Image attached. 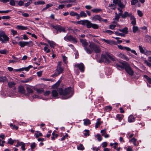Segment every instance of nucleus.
Listing matches in <instances>:
<instances>
[{"mask_svg": "<svg viewBox=\"0 0 151 151\" xmlns=\"http://www.w3.org/2000/svg\"><path fill=\"white\" fill-rule=\"evenodd\" d=\"M58 92L60 95H62L63 99H66L71 97L73 94V92L70 87L66 88L64 90L62 88H59L58 89Z\"/></svg>", "mask_w": 151, "mask_h": 151, "instance_id": "nucleus-1", "label": "nucleus"}, {"mask_svg": "<svg viewBox=\"0 0 151 151\" xmlns=\"http://www.w3.org/2000/svg\"><path fill=\"white\" fill-rule=\"evenodd\" d=\"M85 50L89 54H91L93 51L96 53H99L101 52L99 47L94 43H90L88 49L85 48Z\"/></svg>", "mask_w": 151, "mask_h": 151, "instance_id": "nucleus-2", "label": "nucleus"}, {"mask_svg": "<svg viewBox=\"0 0 151 151\" xmlns=\"http://www.w3.org/2000/svg\"><path fill=\"white\" fill-rule=\"evenodd\" d=\"M107 57L109 58L112 61H114L115 60V57L112 55V54L106 53V55L102 54L101 55V59L99 60V62L101 63L104 62L106 63H110V61L107 58Z\"/></svg>", "mask_w": 151, "mask_h": 151, "instance_id": "nucleus-3", "label": "nucleus"}, {"mask_svg": "<svg viewBox=\"0 0 151 151\" xmlns=\"http://www.w3.org/2000/svg\"><path fill=\"white\" fill-rule=\"evenodd\" d=\"M76 23L79 24H82L83 25H86L88 28L92 27L94 29L99 28V25L95 24L92 23L89 21L88 20H82L78 21Z\"/></svg>", "mask_w": 151, "mask_h": 151, "instance_id": "nucleus-4", "label": "nucleus"}, {"mask_svg": "<svg viewBox=\"0 0 151 151\" xmlns=\"http://www.w3.org/2000/svg\"><path fill=\"white\" fill-rule=\"evenodd\" d=\"M74 66L75 72L77 75H78L79 73L78 70L82 73L84 71L85 66L82 63L79 64H76L74 65Z\"/></svg>", "mask_w": 151, "mask_h": 151, "instance_id": "nucleus-5", "label": "nucleus"}, {"mask_svg": "<svg viewBox=\"0 0 151 151\" xmlns=\"http://www.w3.org/2000/svg\"><path fill=\"white\" fill-rule=\"evenodd\" d=\"M9 38L5 34L4 31H0V41L1 43H6L9 40Z\"/></svg>", "mask_w": 151, "mask_h": 151, "instance_id": "nucleus-6", "label": "nucleus"}, {"mask_svg": "<svg viewBox=\"0 0 151 151\" xmlns=\"http://www.w3.org/2000/svg\"><path fill=\"white\" fill-rule=\"evenodd\" d=\"M124 69H125L126 71L131 76H133L134 75V71L130 67L129 65L127 63L125 65Z\"/></svg>", "mask_w": 151, "mask_h": 151, "instance_id": "nucleus-7", "label": "nucleus"}, {"mask_svg": "<svg viewBox=\"0 0 151 151\" xmlns=\"http://www.w3.org/2000/svg\"><path fill=\"white\" fill-rule=\"evenodd\" d=\"M64 70V69L62 67H57L55 73L51 75V76L57 77L60 74L62 73Z\"/></svg>", "mask_w": 151, "mask_h": 151, "instance_id": "nucleus-8", "label": "nucleus"}, {"mask_svg": "<svg viewBox=\"0 0 151 151\" xmlns=\"http://www.w3.org/2000/svg\"><path fill=\"white\" fill-rule=\"evenodd\" d=\"M64 39L65 40H68L70 42H72L73 43H76L77 42L76 38L73 37L71 35H70L64 37Z\"/></svg>", "mask_w": 151, "mask_h": 151, "instance_id": "nucleus-9", "label": "nucleus"}, {"mask_svg": "<svg viewBox=\"0 0 151 151\" xmlns=\"http://www.w3.org/2000/svg\"><path fill=\"white\" fill-rule=\"evenodd\" d=\"M52 27L57 30L56 33H58V32H65V30L64 28L60 25H58L55 26H52Z\"/></svg>", "mask_w": 151, "mask_h": 151, "instance_id": "nucleus-10", "label": "nucleus"}, {"mask_svg": "<svg viewBox=\"0 0 151 151\" xmlns=\"http://www.w3.org/2000/svg\"><path fill=\"white\" fill-rule=\"evenodd\" d=\"M126 62H120L119 63H116L115 66L119 70H122L124 69Z\"/></svg>", "mask_w": 151, "mask_h": 151, "instance_id": "nucleus-11", "label": "nucleus"}, {"mask_svg": "<svg viewBox=\"0 0 151 151\" xmlns=\"http://www.w3.org/2000/svg\"><path fill=\"white\" fill-rule=\"evenodd\" d=\"M130 19L132 20L131 24L133 26L135 25L136 24V18L134 17L132 14L130 15Z\"/></svg>", "mask_w": 151, "mask_h": 151, "instance_id": "nucleus-12", "label": "nucleus"}, {"mask_svg": "<svg viewBox=\"0 0 151 151\" xmlns=\"http://www.w3.org/2000/svg\"><path fill=\"white\" fill-rule=\"evenodd\" d=\"M130 19L132 20L131 24L133 26L135 25L136 24V18L134 17L132 14L130 15Z\"/></svg>", "mask_w": 151, "mask_h": 151, "instance_id": "nucleus-13", "label": "nucleus"}, {"mask_svg": "<svg viewBox=\"0 0 151 151\" xmlns=\"http://www.w3.org/2000/svg\"><path fill=\"white\" fill-rule=\"evenodd\" d=\"M80 42L82 43L83 46L84 47V49L85 50V48L86 49H88V47H87V46L88 45V43L86 42L85 40L83 39H80Z\"/></svg>", "mask_w": 151, "mask_h": 151, "instance_id": "nucleus-14", "label": "nucleus"}, {"mask_svg": "<svg viewBox=\"0 0 151 151\" xmlns=\"http://www.w3.org/2000/svg\"><path fill=\"white\" fill-rule=\"evenodd\" d=\"M102 40L106 43L109 44L111 45H116L117 44V43L114 41H109V40H106L104 39H102Z\"/></svg>", "mask_w": 151, "mask_h": 151, "instance_id": "nucleus-15", "label": "nucleus"}, {"mask_svg": "<svg viewBox=\"0 0 151 151\" xmlns=\"http://www.w3.org/2000/svg\"><path fill=\"white\" fill-rule=\"evenodd\" d=\"M18 91L21 93L24 94L25 92V90L22 86H20L18 87Z\"/></svg>", "mask_w": 151, "mask_h": 151, "instance_id": "nucleus-16", "label": "nucleus"}, {"mask_svg": "<svg viewBox=\"0 0 151 151\" xmlns=\"http://www.w3.org/2000/svg\"><path fill=\"white\" fill-rule=\"evenodd\" d=\"M130 14H132V13H130L129 14L128 12H125L124 14H122V15H120V16H121L122 18L124 19L127 17H130Z\"/></svg>", "mask_w": 151, "mask_h": 151, "instance_id": "nucleus-17", "label": "nucleus"}, {"mask_svg": "<svg viewBox=\"0 0 151 151\" xmlns=\"http://www.w3.org/2000/svg\"><path fill=\"white\" fill-rule=\"evenodd\" d=\"M118 30L125 34H127L128 32V28L127 27H125L122 29H119Z\"/></svg>", "mask_w": 151, "mask_h": 151, "instance_id": "nucleus-18", "label": "nucleus"}, {"mask_svg": "<svg viewBox=\"0 0 151 151\" xmlns=\"http://www.w3.org/2000/svg\"><path fill=\"white\" fill-rule=\"evenodd\" d=\"M33 66L31 65H29L28 67L26 68H20L19 69V71H22L25 70L26 71H28L29 69L32 68Z\"/></svg>", "mask_w": 151, "mask_h": 151, "instance_id": "nucleus-19", "label": "nucleus"}, {"mask_svg": "<svg viewBox=\"0 0 151 151\" xmlns=\"http://www.w3.org/2000/svg\"><path fill=\"white\" fill-rule=\"evenodd\" d=\"M118 56L127 61H129V60L128 58L126 55L122 53L119 54Z\"/></svg>", "mask_w": 151, "mask_h": 151, "instance_id": "nucleus-20", "label": "nucleus"}, {"mask_svg": "<svg viewBox=\"0 0 151 151\" xmlns=\"http://www.w3.org/2000/svg\"><path fill=\"white\" fill-rule=\"evenodd\" d=\"M101 17L100 15H97L94 16L92 18V20L94 21L99 20V22L101 21Z\"/></svg>", "mask_w": 151, "mask_h": 151, "instance_id": "nucleus-21", "label": "nucleus"}, {"mask_svg": "<svg viewBox=\"0 0 151 151\" xmlns=\"http://www.w3.org/2000/svg\"><path fill=\"white\" fill-rule=\"evenodd\" d=\"M16 28L18 29L25 30L27 29L28 28L27 27L25 26L20 25H17L16 27Z\"/></svg>", "mask_w": 151, "mask_h": 151, "instance_id": "nucleus-22", "label": "nucleus"}, {"mask_svg": "<svg viewBox=\"0 0 151 151\" xmlns=\"http://www.w3.org/2000/svg\"><path fill=\"white\" fill-rule=\"evenodd\" d=\"M52 96L55 97L58 96V93L56 90H53L52 91Z\"/></svg>", "mask_w": 151, "mask_h": 151, "instance_id": "nucleus-23", "label": "nucleus"}, {"mask_svg": "<svg viewBox=\"0 0 151 151\" xmlns=\"http://www.w3.org/2000/svg\"><path fill=\"white\" fill-rule=\"evenodd\" d=\"M116 117L117 120H119V121H121L123 118L124 116L122 114H118L116 115Z\"/></svg>", "mask_w": 151, "mask_h": 151, "instance_id": "nucleus-24", "label": "nucleus"}, {"mask_svg": "<svg viewBox=\"0 0 151 151\" xmlns=\"http://www.w3.org/2000/svg\"><path fill=\"white\" fill-rule=\"evenodd\" d=\"M83 121H84L83 124L85 126L88 125L91 123L90 120L87 119H84Z\"/></svg>", "mask_w": 151, "mask_h": 151, "instance_id": "nucleus-25", "label": "nucleus"}, {"mask_svg": "<svg viewBox=\"0 0 151 151\" xmlns=\"http://www.w3.org/2000/svg\"><path fill=\"white\" fill-rule=\"evenodd\" d=\"M47 42L50 44V46L52 48L54 47L55 45V43L52 41L48 40Z\"/></svg>", "mask_w": 151, "mask_h": 151, "instance_id": "nucleus-26", "label": "nucleus"}, {"mask_svg": "<svg viewBox=\"0 0 151 151\" xmlns=\"http://www.w3.org/2000/svg\"><path fill=\"white\" fill-rule=\"evenodd\" d=\"M135 121V118L133 115H131L128 118V121L129 122H134Z\"/></svg>", "mask_w": 151, "mask_h": 151, "instance_id": "nucleus-27", "label": "nucleus"}, {"mask_svg": "<svg viewBox=\"0 0 151 151\" xmlns=\"http://www.w3.org/2000/svg\"><path fill=\"white\" fill-rule=\"evenodd\" d=\"M26 89L27 92V93L26 94V95H28V94L29 93H33V91L31 88L29 87H27Z\"/></svg>", "mask_w": 151, "mask_h": 151, "instance_id": "nucleus-28", "label": "nucleus"}, {"mask_svg": "<svg viewBox=\"0 0 151 151\" xmlns=\"http://www.w3.org/2000/svg\"><path fill=\"white\" fill-rule=\"evenodd\" d=\"M100 119L99 118L97 119V121L96 122L95 124V128H97L102 123V122L100 121Z\"/></svg>", "mask_w": 151, "mask_h": 151, "instance_id": "nucleus-29", "label": "nucleus"}, {"mask_svg": "<svg viewBox=\"0 0 151 151\" xmlns=\"http://www.w3.org/2000/svg\"><path fill=\"white\" fill-rule=\"evenodd\" d=\"M91 12L94 13H98L100 12H102V11L101 9H98L97 8H95L93 9H92L91 10Z\"/></svg>", "mask_w": 151, "mask_h": 151, "instance_id": "nucleus-30", "label": "nucleus"}, {"mask_svg": "<svg viewBox=\"0 0 151 151\" xmlns=\"http://www.w3.org/2000/svg\"><path fill=\"white\" fill-rule=\"evenodd\" d=\"M15 83L14 82H10L8 83L9 87L11 88L15 86Z\"/></svg>", "mask_w": 151, "mask_h": 151, "instance_id": "nucleus-31", "label": "nucleus"}, {"mask_svg": "<svg viewBox=\"0 0 151 151\" xmlns=\"http://www.w3.org/2000/svg\"><path fill=\"white\" fill-rule=\"evenodd\" d=\"M118 6L120 7L121 9H123L125 8V6L121 2L120 0H119L118 3Z\"/></svg>", "mask_w": 151, "mask_h": 151, "instance_id": "nucleus-32", "label": "nucleus"}, {"mask_svg": "<svg viewBox=\"0 0 151 151\" xmlns=\"http://www.w3.org/2000/svg\"><path fill=\"white\" fill-rule=\"evenodd\" d=\"M7 81V79L5 76H2L0 77V81L5 82Z\"/></svg>", "mask_w": 151, "mask_h": 151, "instance_id": "nucleus-33", "label": "nucleus"}, {"mask_svg": "<svg viewBox=\"0 0 151 151\" xmlns=\"http://www.w3.org/2000/svg\"><path fill=\"white\" fill-rule=\"evenodd\" d=\"M25 46H27L29 47L32 46L33 45V43L31 41H30L29 42H25Z\"/></svg>", "mask_w": 151, "mask_h": 151, "instance_id": "nucleus-34", "label": "nucleus"}, {"mask_svg": "<svg viewBox=\"0 0 151 151\" xmlns=\"http://www.w3.org/2000/svg\"><path fill=\"white\" fill-rule=\"evenodd\" d=\"M115 34L117 36H120L123 37H125V35L123 33L119 32L116 31L115 32Z\"/></svg>", "mask_w": 151, "mask_h": 151, "instance_id": "nucleus-35", "label": "nucleus"}, {"mask_svg": "<svg viewBox=\"0 0 151 151\" xmlns=\"http://www.w3.org/2000/svg\"><path fill=\"white\" fill-rule=\"evenodd\" d=\"M60 81L59 80L54 85L52 86L54 88H57L60 85Z\"/></svg>", "mask_w": 151, "mask_h": 151, "instance_id": "nucleus-36", "label": "nucleus"}, {"mask_svg": "<svg viewBox=\"0 0 151 151\" xmlns=\"http://www.w3.org/2000/svg\"><path fill=\"white\" fill-rule=\"evenodd\" d=\"M19 45L21 47H23L25 46V42L21 41L19 42Z\"/></svg>", "mask_w": 151, "mask_h": 151, "instance_id": "nucleus-37", "label": "nucleus"}, {"mask_svg": "<svg viewBox=\"0 0 151 151\" xmlns=\"http://www.w3.org/2000/svg\"><path fill=\"white\" fill-rule=\"evenodd\" d=\"M32 78L30 77L29 78L27 79H26V80H24V81H22L21 82L22 83H26L28 82L29 81H32Z\"/></svg>", "mask_w": 151, "mask_h": 151, "instance_id": "nucleus-38", "label": "nucleus"}, {"mask_svg": "<svg viewBox=\"0 0 151 151\" xmlns=\"http://www.w3.org/2000/svg\"><path fill=\"white\" fill-rule=\"evenodd\" d=\"M34 4L36 5L38 4H45V2L44 1H39L35 2Z\"/></svg>", "mask_w": 151, "mask_h": 151, "instance_id": "nucleus-39", "label": "nucleus"}, {"mask_svg": "<svg viewBox=\"0 0 151 151\" xmlns=\"http://www.w3.org/2000/svg\"><path fill=\"white\" fill-rule=\"evenodd\" d=\"M79 14L81 17H86L87 16L86 14L84 11H81Z\"/></svg>", "mask_w": 151, "mask_h": 151, "instance_id": "nucleus-40", "label": "nucleus"}, {"mask_svg": "<svg viewBox=\"0 0 151 151\" xmlns=\"http://www.w3.org/2000/svg\"><path fill=\"white\" fill-rule=\"evenodd\" d=\"M144 76L147 80L148 82L151 84V78L146 75H144Z\"/></svg>", "mask_w": 151, "mask_h": 151, "instance_id": "nucleus-41", "label": "nucleus"}, {"mask_svg": "<svg viewBox=\"0 0 151 151\" xmlns=\"http://www.w3.org/2000/svg\"><path fill=\"white\" fill-rule=\"evenodd\" d=\"M109 7L111 8V9L113 10H115L116 7V5L114 4H109Z\"/></svg>", "mask_w": 151, "mask_h": 151, "instance_id": "nucleus-42", "label": "nucleus"}, {"mask_svg": "<svg viewBox=\"0 0 151 151\" xmlns=\"http://www.w3.org/2000/svg\"><path fill=\"white\" fill-rule=\"evenodd\" d=\"M137 141V139L134 138H132L131 140H129V142L131 141L133 142L134 145L136 146V142Z\"/></svg>", "mask_w": 151, "mask_h": 151, "instance_id": "nucleus-43", "label": "nucleus"}, {"mask_svg": "<svg viewBox=\"0 0 151 151\" xmlns=\"http://www.w3.org/2000/svg\"><path fill=\"white\" fill-rule=\"evenodd\" d=\"M138 30V28L137 26H133V33H136L137 31Z\"/></svg>", "mask_w": 151, "mask_h": 151, "instance_id": "nucleus-44", "label": "nucleus"}, {"mask_svg": "<svg viewBox=\"0 0 151 151\" xmlns=\"http://www.w3.org/2000/svg\"><path fill=\"white\" fill-rule=\"evenodd\" d=\"M15 1L17 3L18 5L20 6H22L24 4L23 1L22 0H20L19 1Z\"/></svg>", "mask_w": 151, "mask_h": 151, "instance_id": "nucleus-45", "label": "nucleus"}, {"mask_svg": "<svg viewBox=\"0 0 151 151\" xmlns=\"http://www.w3.org/2000/svg\"><path fill=\"white\" fill-rule=\"evenodd\" d=\"M115 17L114 18V19H117L119 20L120 17V16L121 15H119V14H117L116 12L115 13Z\"/></svg>", "mask_w": 151, "mask_h": 151, "instance_id": "nucleus-46", "label": "nucleus"}, {"mask_svg": "<svg viewBox=\"0 0 151 151\" xmlns=\"http://www.w3.org/2000/svg\"><path fill=\"white\" fill-rule=\"evenodd\" d=\"M145 37L147 41L148 42H150L151 43V36L146 35L145 36Z\"/></svg>", "mask_w": 151, "mask_h": 151, "instance_id": "nucleus-47", "label": "nucleus"}, {"mask_svg": "<svg viewBox=\"0 0 151 151\" xmlns=\"http://www.w3.org/2000/svg\"><path fill=\"white\" fill-rule=\"evenodd\" d=\"M105 109L107 111H109L111 110L112 108L111 106H106L105 107Z\"/></svg>", "mask_w": 151, "mask_h": 151, "instance_id": "nucleus-48", "label": "nucleus"}, {"mask_svg": "<svg viewBox=\"0 0 151 151\" xmlns=\"http://www.w3.org/2000/svg\"><path fill=\"white\" fill-rule=\"evenodd\" d=\"M77 149L78 150H84V148L83 147L82 144H80L79 146L77 147Z\"/></svg>", "mask_w": 151, "mask_h": 151, "instance_id": "nucleus-49", "label": "nucleus"}, {"mask_svg": "<svg viewBox=\"0 0 151 151\" xmlns=\"http://www.w3.org/2000/svg\"><path fill=\"white\" fill-rule=\"evenodd\" d=\"M32 3V0H29V1H28L27 3H25L24 4V6L26 7H27L29 6L31 3Z\"/></svg>", "mask_w": 151, "mask_h": 151, "instance_id": "nucleus-50", "label": "nucleus"}, {"mask_svg": "<svg viewBox=\"0 0 151 151\" xmlns=\"http://www.w3.org/2000/svg\"><path fill=\"white\" fill-rule=\"evenodd\" d=\"M84 131L86 132L84 133V135L85 136L87 137L89 135V131L88 130L85 129Z\"/></svg>", "mask_w": 151, "mask_h": 151, "instance_id": "nucleus-51", "label": "nucleus"}, {"mask_svg": "<svg viewBox=\"0 0 151 151\" xmlns=\"http://www.w3.org/2000/svg\"><path fill=\"white\" fill-rule=\"evenodd\" d=\"M9 1H10L9 4L11 5L12 6H14L15 5V2H16V1L14 0H10Z\"/></svg>", "mask_w": 151, "mask_h": 151, "instance_id": "nucleus-52", "label": "nucleus"}, {"mask_svg": "<svg viewBox=\"0 0 151 151\" xmlns=\"http://www.w3.org/2000/svg\"><path fill=\"white\" fill-rule=\"evenodd\" d=\"M14 142V141L12 140V139L11 138H10L9 139V140L8 142L7 143L11 145H12L13 144Z\"/></svg>", "mask_w": 151, "mask_h": 151, "instance_id": "nucleus-53", "label": "nucleus"}, {"mask_svg": "<svg viewBox=\"0 0 151 151\" xmlns=\"http://www.w3.org/2000/svg\"><path fill=\"white\" fill-rule=\"evenodd\" d=\"M138 2V0H132L131 1V3L132 5H134Z\"/></svg>", "mask_w": 151, "mask_h": 151, "instance_id": "nucleus-54", "label": "nucleus"}, {"mask_svg": "<svg viewBox=\"0 0 151 151\" xmlns=\"http://www.w3.org/2000/svg\"><path fill=\"white\" fill-rule=\"evenodd\" d=\"M44 50L47 53H49L50 51V49H48L47 46H45L44 47Z\"/></svg>", "mask_w": 151, "mask_h": 151, "instance_id": "nucleus-55", "label": "nucleus"}, {"mask_svg": "<svg viewBox=\"0 0 151 151\" xmlns=\"http://www.w3.org/2000/svg\"><path fill=\"white\" fill-rule=\"evenodd\" d=\"M137 12L138 15L140 17H142V16L143 14L141 11L140 10H138L137 11Z\"/></svg>", "mask_w": 151, "mask_h": 151, "instance_id": "nucleus-56", "label": "nucleus"}, {"mask_svg": "<svg viewBox=\"0 0 151 151\" xmlns=\"http://www.w3.org/2000/svg\"><path fill=\"white\" fill-rule=\"evenodd\" d=\"M70 14L71 16H75L77 15H78V14L76 12H71L70 13Z\"/></svg>", "mask_w": 151, "mask_h": 151, "instance_id": "nucleus-57", "label": "nucleus"}, {"mask_svg": "<svg viewBox=\"0 0 151 151\" xmlns=\"http://www.w3.org/2000/svg\"><path fill=\"white\" fill-rule=\"evenodd\" d=\"M11 10H8L6 11H0V13H7L11 12Z\"/></svg>", "mask_w": 151, "mask_h": 151, "instance_id": "nucleus-58", "label": "nucleus"}, {"mask_svg": "<svg viewBox=\"0 0 151 151\" xmlns=\"http://www.w3.org/2000/svg\"><path fill=\"white\" fill-rule=\"evenodd\" d=\"M7 53V50L4 49L3 50H0V53L3 54H6Z\"/></svg>", "mask_w": 151, "mask_h": 151, "instance_id": "nucleus-59", "label": "nucleus"}, {"mask_svg": "<svg viewBox=\"0 0 151 151\" xmlns=\"http://www.w3.org/2000/svg\"><path fill=\"white\" fill-rule=\"evenodd\" d=\"M139 50L140 52L142 53H145L144 50L143 49V48L142 47L140 46H139Z\"/></svg>", "mask_w": 151, "mask_h": 151, "instance_id": "nucleus-60", "label": "nucleus"}, {"mask_svg": "<svg viewBox=\"0 0 151 151\" xmlns=\"http://www.w3.org/2000/svg\"><path fill=\"white\" fill-rule=\"evenodd\" d=\"M36 147V144L35 142H33L31 145V149L32 150Z\"/></svg>", "mask_w": 151, "mask_h": 151, "instance_id": "nucleus-61", "label": "nucleus"}, {"mask_svg": "<svg viewBox=\"0 0 151 151\" xmlns=\"http://www.w3.org/2000/svg\"><path fill=\"white\" fill-rule=\"evenodd\" d=\"M37 91L38 93H42L44 91V90L42 88L37 89Z\"/></svg>", "mask_w": 151, "mask_h": 151, "instance_id": "nucleus-62", "label": "nucleus"}, {"mask_svg": "<svg viewBox=\"0 0 151 151\" xmlns=\"http://www.w3.org/2000/svg\"><path fill=\"white\" fill-rule=\"evenodd\" d=\"M10 17L9 16H3L2 17L3 19H8L10 18Z\"/></svg>", "mask_w": 151, "mask_h": 151, "instance_id": "nucleus-63", "label": "nucleus"}, {"mask_svg": "<svg viewBox=\"0 0 151 151\" xmlns=\"http://www.w3.org/2000/svg\"><path fill=\"white\" fill-rule=\"evenodd\" d=\"M116 26V25L111 24L109 25V28L111 29H114Z\"/></svg>", "mask_w": 151, "mask_h": 151, "instance_id": "nucleus-64", "label": "nucleus"}]
</instances>
